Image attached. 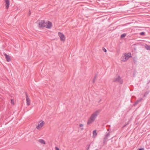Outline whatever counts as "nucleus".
Here are the masks:
<instances>
[{"instance_id":"obj_1","label":"nucleus","mask_w":150,"mask_h":150,"mask_svg":"<svg viewBox=\"0 0 150 150\" xmlns=\"http://www.w3.org/2000/svg\"><path fill=\"white\" fill-rule=\"evenodd\" d=\"M100 112V110H98L94 112L91 114L87 122V125H89L93 122L95 121L98 115L99 114Z\"/></svg>"},{"instance_id":"obj_2","label":"nucleus","mask_w":150,"mask_h":150,"mask_svg":"<svg viewBox=\"0 0 150 150\" xmlns=\"http://www.w3.org/2000/svg\"><path fill=\"white\" fill-rule=\"evenodd\" d=\"M45 27L47 28H50L52 26V23L49 21H47L46 22L45 21Z\"/></svg>"},{"instance_id":"obj_3","label":"nucleus","mask_w":150,"mask_h":150,"mask_svg":"<svg viewBox=\"0 0 150 150\" xmlns=\"http://www.w3.org/2000/svg\"><path fill=\"white\" fill-rule=\"evenodd\" d=\"M113 81L114 82L117 81L120 83H123V81L119 76H117V77L113 79Z\"/></svg>"},{"instance_id":"obj_4","label":"nucleus","mask_w":150,"mask_h":150,"mask_svg":"<svg viewBox=\"0 0 150 150\" xmlns=\"http://www.w3.org/2000/svg\"><path fill=\"white\" fill-rule=\"evenodd\" d=\"M44 122L42 120H41L38 122V126L36 127L37 129H40L42 127H43L44 124Z\"/></svg>"},{"instance_id":"obj_5","label":"nucleus","mask_w":150,"mask_h":150,"mask_svg":"<svg viewBox=\"0 0 150 150\" xmlns=\"http://www.w3.org/2000/svg\"><path fill=\"white\" fill-rule=\"evenodd\" d=\"M58 34L60 37V40L64 42L65 40V38L64 35L60 32H59Z\"/></svg>"},{"instance_id":"obj_6","label":"nucleus","mask_w":150,"mask_h":150,"mask_svg":"<svg viewBox=\"0 0 150 150\" xmlns=\"http://www.w3.org/2000/svg\"><path fill=\"white\" fill-rule=\"evenodd\" d=\"M45 21L44 20H41L39 21L38 24V26L40 27V28L45 27Z\"/></svg>"},{"instance_id":"obj_7","label":"nucleus","mask_w":150,"mask_h":150,"mask_svg":"<svg viewBox=\"0 0 150 150\" xmlns=\"http://www.w3.org/2000/svg\"><path fill=\"white\" fill-rule=\"evenodd\" d=\"M110 135V133L108 132L105 136L103 140V143L104 144H106L107 141V139L108 138L109 136Z\"/></svg>"},{"instance_id":"obj_8","label":"nucleus","mask_w":150,"mask_h":150,"mask_svg":"<svg viewBox=\"0 0 150 150\" xmlns=\"http://www.w3.org/2000/svg\"><path fill=\"white\" fill-rule=\"evenodd\" d=\"M25 94L27 104V105L29 106L30 104V100L26 93Z\"/></svg>"},{"instance_id":"obj_9","label":"nucleus","mask_w":150,"mask_h":150,"mask_svg":"<svg viewBox=\"0 0 150 150\" xmlns=\"http://www.w3.org/2000/svg\"><path fill=\"white\" fill-rule=\"evenodd\" d=\"M4 55L5 56L7 62H8L11 61V59L10 58V56L9 55H8L7 54L5 53L4 54Z\"/></svg>"},{"instance_id":"obj_10","label":"nucleus","mask_w":150,"mask_h":150,"mask_svg":"<svg viewBox=\"0 0 150 150\" xmlns=\"http://www.w3.org/2000/svg\"><path fill=\"white\" fill-rule=\"evenodd\" d=\"M5 1L6 3V8L7 9L9 6V0H5Z\"/></svg>"},{"instance_id":"obj_11","label":"nucleus","mask_w":150,"mask_h":150,"mask_svg":"<svg viewBox=\"0 0 150 150\" xmlns=\"http://www.w3.org/2000/svg\"><path fill=\"white\" fill-rule=\"evenodd\" d=\"M142 100V98H140L139 99L137 100L136 102H135L133 104V105L134 106H136L138 104V103Z\"/></svg>"},{"instance_id":"obj_12","label":"nucleus","mask_w":150,"mask_h":150,"mask_svg":"<svg viewBox=\"0 0 150 150\" xmlns=\"http://www.w3.org/2000/svg\"><path fill=\"white\" fill-rule=\"evenodd\" d=\"M124 54L125 55V56H126L129 58V57H132L131 54V53H125Z\"/></svg>"},{"instance_id":"obj_13","label":"nucleus","mask_w":150,"mask_h":150,"mask_svg":"<svg viewBox=\"0 0 150 150\" xmlns=\"http://www.w3.org/2000/svg\"><path fill=\"white\" fill-rule=\"evenodd\" d=\"M93 137H94V138L95 137H96L97 135V133L96 132V130H94L93 131Z\"/></svg>"},{"instance_id":"obj_14","label":"nucleus","mask_w":150,"mask_h":150,"mask_svg":"<svg viewBox=\"0 0 150 150\" xmlns=\"http://www.w3.org/2000/svg\"><path fill=\"white\" fill-rule=\"evenodd\" d=\"M129 59V58L126 56H125V55L123 56V61L125 62L127 60Z\"/></svg>"},{"instance_id":"obj_15","label":"nucleus","mask_w":150,"mask_h":150,"mask_svg":"<svg viewBox=\"0 0 150 150\" xmlns=\"http://www.w3.org/2000/svg\"><path fill=\"white\" fill-rule=\"evenodd\" d=\"M38 142L42 144H45V142L43 139H40L38 140Z\"/></svg>"},{"instance_id":"obj_16","label":"nucleus","mask_w":150,"mask_h":150,"mask_svg":"<svg viewBox=\"0 0 150 150\" xmlns=\"http://www.w3.org/2000/svg\"><path fill=\"white\" fill-rule=\"evenodd\" d=\"M145 47L146 49L147 50H150V45H145Z\"/></svg>"},{"instance_id":"obj_17","label":"nucleus","mask_w":150,"mask_h":150,"mask_svg":"<svg viewBox=\"0 0 150 150\" xmlns=\"http://www.w3.org/2000/svg\"><path fill=\"white\" fill-rule=\"evenodd\" d=\"M126 34L125 33H123L121 35V38H122L125 37L126 36Z\"/></svg>"},{"instance_id":"obj_18","label":"nucleus","mask_w":150,"mask_h":150,"mask_svg":"<svg viewBox=\"0 0 150 150\" xmlns=\"http://www.w3.org/2000/svg\"><path fill=\"white\" fill-rule=\"evenodd\" d=\"M133 61H134V63H137V58L136 57H134Z\"/></svg>"},{"instance_id":"obj_19","label":"nucleus","mask_w":150,"mask_h":150,"mask_svg":"<svg viewBox=\"0 0 150 150\" xmlns=\"http://www.w3.org/2000/svg\"><path fill=\"white\" fill-rule=\"evenodd\" d=\"M96 77H97V75H96L95 76V77H94V78L93 79V81H92L93 83L95 82V79H96Z\"/></svg>"},{"instance_id":"obj_20","label":"nucleus","mask_w":150,"mask_h":150,"mask_svg":"<svg viewBox=\"0 0 150 150\" xmlns=\"http://www.w3.org/2000/svg\"><path fill=\"white\" fill-rule=\"evenodd\" d=\"M145 34V33L144 32H142L140 33V35H144Z\"/></svg>"},{"instance_id":"obj_21","label":"nucleus","mask_w":150,"mask_h":150,"mask_svg":"<svg viewBox=\"0 0 150 150\" xmlns=\"http://www.w3.org/2000/svg\"><path fill=\"white\" fill-rule=\"evenodd\" d=\"M86 147H87V150H88V149L89 148L90 145L89 144V145H87Z\"/></svg>"},{"instance_id":"obj_22","label":"nucleus","mask_w":150,"mask_h":150,"mask_svg":"<svg viewBox=\"0 0 150 150\" xmlns=\"http://www.w3.org/2000/svg\"><path fill=\"white\" fill-rule=\"evenodd\" d=\"M83 125L82 124H79V127H83Z\"/></svg>"},{"instance_id":"obj_23","label":"nucleus","mask_w":150,"mask_h":150,"mask_svg":"<svg viewBox=\"0 0 150 150\" xmlns=\"http://www.w3.org/2000/svg\"><path fill=\"white\" fill-rule=\"evenodd\" d=\"M103 51L105 52H106V51H107L106 50L105 48H103Z\"/></svg>"},{"instance_id":"obj_24","label":"nucleus","mask_w":150,"mask_h":150,"mask_svg":"<svg viewBox=\"0 0 150 150\" xmlns=\"http://www.w3.org/2000/svg\"><path fill=\"white\" fill-rule=\"evenodd\" d=\"M11 103L12 104H14V102L13 100H12V99H11Z\"/></svg>"},{"instance_id":"obj_25","label":"nucleus","mask_w":150,"mask_h":150,"mask_svg":"<svg viewBox=\"0 0 150 150\" xmlns=\"http://www.w3.org/2000/svg\"><path fill=\"white\" fill-rule=\"evenodd\" d=\"M55 149L56 150H60L59 148L57 147H56Z\"/></svg>"},{"instance_id":"obj_26","label":"nucleus","mask_w":150,"mask_h":150,"mask_svg":"<svg viewBox=\"0 0 150 150\" xmlns=\"http://www.w3.org/2000/svg\"><path fill=\"white\" fill-rule=\"evenodd\" d=\"M147 93H145L144 94V96H145L146 95H147Z\"/></svg>"},{"instance_id":"obj_27","label":"nucleus","mask_w":150,"mask_h":150,"mask_svg":"<svg viewBox=\"0 0 150 150\" xmlns=\"http://www.w3.org/2000/svg\"><path fill=\"white\" fill-rule=\"evenodd\" d=\"M138 150H144L143 149H139Z\"/></svg>"},{"instance_id":"obj_28","label":"nucleus","mask_w":150,"mask_h":150,"mask_svg":"<svg viewBox=\"0 0 150 150\" xmlns=\"http://www.w3.org/2000/svg\"><path fill=\"white\" fill-rule=\"evenodd\" d=\"M29 12V16H30V11Z\"/></svg>"},{"instance_id":"obj_29","label":"nucleus","mask_w":150,"mask_h":150,"mask_svg":"<svg viewBox=\"0 0 150 150\" xmlns=\"http://www.w3.org/2000/svg\"><path fill=\"white\" fill-rule=\"evenodd\" d=\"M83 128H81V129L82 130H83Z\"/></svg>"},{"instance_id":"obj_30","label":"nucleus","mask_w":150,"mask_h":150,"mask_svg":"<svg viewBox=\"0 0 150 150\" xmlns=\"http://www.w3.org/2000/svg\"><path fill=\"white\" fill-rule=\"evenodd\" d=\"M108 126H109V127H110V125H108Z\"/></svg>"},{"instance_id":"obj_31","label":"nucleus","mask_w":150,"mask_h":150,"mask_svg":"<svg viewBox=\"0 0 150 150\" xmlns=\"http://www.w3.org/2000/svg\"><path fill=\"white\" fill-rule=\"evenodd\" d=\"M107 130L108 131H109V129H107Z\"/></svg>"},{"instance_id":"obj_32","label":"nucleus","mask_w":150,"mask_h":150,"mask_svg":"<svg viewBox=\"0 0 150 150\" xmlns=\"http://www.w3.org/2000/svg\"><path fill=\"white\" fill-rule=\"evenodd\" d=\"M126 126V125H124V126H123V127H125Z\"/></svg>"},{"instance_id":"obj_33","label":"nucleus","mask_w":150,"mask_h":150,"mask_svg":"<svg viewBox=\"0 0 150 150\" xmlns=\"http://www.w3.org/2000/svg\"><path fill=\"white\" fill-rule=\"evenodd\" d=\"M101 99H100V100L99 101V102L100 101H101Z\"/></svg>"},{"instance_id":"obj_34","label":"nucleus","mask_w":150,"mask_h":150,"mask_svg":"<svg viewBox=\"0 0 150 150\" xmlns=\"http://www.w3.org/2000/svg\"><path fill=\"white\" fill-rule=\"evenodd\" d=\"M95 150H98L97 149H96Z\"/></svg>"}]
</instances>
